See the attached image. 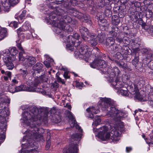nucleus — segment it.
I'll use <instances>...</instances> for the list:
<instances>
[{
	"instance_id": "5",
	"label": "nucleus",
	"mask_w": 153,
	"mask_h": 153,
	"mask_svg": "<svg viewBox=\"0 0 153 153\" xmlns=\"http://www.w3.org/2000/svg\"><path fill=\"white\" fill-rule=\"evenodd\" d=\"M107 73L109 74V77L112 81V85L115 86V88H120L123 87V84L121 82L119 81V79L115 76L116 74L114 69L109 68L108 69Z\"/></svg>"
},
{
	"instance_id": "53",
	"label": "nucleus",
	"mask_w": 153,
	"mask_h": 153,
	"mask_svg": "<svg viewBox=\"0 0 153 153\" xmlns=\"http://www.w3.org/2000/svg\"><path fill=\"white\" fill-rule=\"evenodd\" d=\"M26 13V11L25 10H23L22 13L19 16V18L20 20H22L23 18L25 17Z\"/></svg>"
},
{
	"instance_id": "40",
	"label": "nucleus",
	"mask_w": 153,
	"mask_h": 153,
	"mask_svg": "<svg viewBox=\"0 0 153 153\" xmlns=\"http://www.w3.org/2000/svg\"><path fill=\"white\" fill-rule=\"evenodd\" d=\"M97 36L98 37V39H99V42L102 43L103 42L104 39L105 38V34L101 33L100 34H99L98 35V36Z\"/></svg>"
},
{
	"instance_id": "4",
	"label": "nucleus",
	"mask_w": 153,
	"mask_h": 153,
	"mask_svg": "<svg viewBox=\"0 0 153 153\" xmlns=\"http://www.w3.org/2000/svg\"><path fill=\"white\" fill-rule=\"evenodd\" d=\"M108 57L110 60L116 63L120 67L123 68H127L126 63L122 61L123 58L120 52H117L114 55L108 56Z\"/></svg>"
},
{
	"instance_id": "29",
	"label": "nucleus",
	"mask_w": 153,
	"mask_h": 153,
	"mask_svg": "<svg viewBox=\"0 0 153 153\" xmlns=\"http://www.w3.org/2000/svg\"><path fill=\"white\" fill-rule=\"evenodd\" d=\"M143 52L144 54L146 56V58L149 59L153 57V51L146 48L143 49Z\"/></svg>"
},
{
	"instance_id": "48",
	"label": "nucleus",
	"mask_w": 153,
	"mask_h": 153,
	"mask_svg": "<svg viewBox=\"0 0 153 153\" xmlns=\"http://www.w3.org/2000/svg\"><path fill=\"white\" fill-rule=\"evenodd\" d=\"M130 42V40L129 39L126 37H125L123 38V43L126 45H128Z\"/></svg>"
},
{
	"instance_id": "30",
	"label": "nucleus",
	"mask_w": 153,
	"mask_h": 153,
	"mask_svg": "<svg viewBox=\"0 0 153 153\" xmlns=\"http://www.w3.org/2000/svg\"><path fill=\"white\" fill-rule=\"evenodd\" d=\"M81 137V134L78 133L73 134L71 135V140L72 142L74 140L80 141Z\"/></svg>"
},
{
	"instance_id": "43",
	"label": "nucleus",
	"mask_w": 153,
	"mask_h": 153,
	"mask_svg": "<svg viewBox=\"0 0 153 153\" xmlns=\"http://www.w3.org/2000/svg\"><path fill=\"white\" fill-rule=\"evenodd\" d=\"M152 10H148L146 12L145 16L146 18L149 19L152 17Z\"/></svg>"
},
{
	"instance_id": "50",
	"label": "nucleus",
	"mask_w": 153,
	"mask_h": 153,
	"mask_svg": "<svg viewBox=\"0 0 153 153\" xmlns=\"http://www.w3.org/2000/svg\"><path fill=\"white\" fill-rule=\"evenodd\" d=\"M101 120L100 117L97 116L95 118V120L94 122L95 124L97 126L99 125L101 123Z\"/></svg>"
},
{
	"instance_id": "6",
	"label": "nucleus",
	"mask_w": 153,
	"mask_h": 153,
	"mask_svg": "<svg viewBox=\"0 0 153 153\" xmlns=\"http://www.w3.org/2000/svg\"><path fill=\"white\" fill-rule=\"evenodd\" d=\"M2 5L4 7V10L5 12L9 11L10 6L18 4L19 0H1Z\"/></svg>"
},
{
	"instance_id": "3",
	"label": "nucleus",
	"mask_w": 153,
	"mask_h": 153,
	"mask_svg": "<svg viewBox=\"0 0 153 153\" xmlns=\"http://www.w3.org/2000/svg\"><path fill=\"white\" fill-rule=\"evenodd\" d=\"M100 105L103 110L106 111V115L108 117H111L113 120L112 122L118 126L121 123L120 120L123 113L115 107L114 101L110 99H104Z\"/></svg>"
},
{
	"instance_id": "37",
	"label": "nucleus",
	"mask_w": 153,
	"mask_h": 153,
	"mask_svg": "<svg viewBox=\"0 0 153 153\" xmlns=\"http://www.w3.org/2000/svg\"><path fill=\"white\" fill-rule=\"evenodd\" d=\"M92 52L93 55L96 57H99L100 56L99 49L97 47L92 50Z\"/></svg>"
},
{
	"instance_id": "36",
	"label": "nucleus",
	"mask_w": 153,
	"mask_h": 153,
	"mask_svg": "<svg viewBox=\"0 0 153 153\" xmlns=\"http://www.w3.org/2000/svg\"><path fill=\"white\" fill-rule=\"evenodd\" d=\"M29 27H26V25L25 24L23 25L22 27H20L17 30V33L18 35H19L21 34L22 33H23L25 30H27L28 29Z\"/></svg>"
},
{
	"instance_id": "23",
	"label": "nucleus",
	"mask_w": 153,
	"mask_h": 153,
	"mask_svg": "<svg viewBox=\"0 0 153 153\" xmlns=\"http://www.w3.org/2000/svg\"><path fill=\"white\" fill-rule=\"evenodd\" d=\"M77 144V143H72L70 144L68 149L69 153H77L78 151Z\"/></svg>"
},
{
	"instance_id": "16",
	"label": "nucleus",
	"mask_w": 153,
	"mask_h": 153,
	"mask_svg": "<svg viewBox=\"0 0 153 153\" xmlns=\"http://www.w3.org/2000/svg\"><path fill=\"white\" fill-rule=\"evenodd\" d=\"M10 103V100L7 98H0V110H2L7 108L8 104Z\"/></svg>"
},
{
	"instance_id": "60",
	"label": "nucleus",
	"mask_w": 153,
	"mask_h": 153,
	"mask_svg": "<svg viewBox=\"0 0 153 153\" xmlns=\"http://www.w3.org/2000/svg\"><path fill=\"white\" fill-rule=\"evenodd\" d=\"M51 141H48L46 142V144L45 146V149L48 150L49 149L50 146H51Z\"/></svg>"
},
{
	"instance_id": "51",
	"label": "nucleus",
	"mask_w": 153,
	"mask_h": 153,
	"mask_svg": "<svg viewBox=\"0 0 153 153\" xmlns=\"http://www.w3.org/2000/svg\"><path fill=\"white\" fill-rule=\"evenodd\" d=\"M18 22L15 21L11 22L9 25L10 27H13L14 28H16L17 27Z\"/></svg>"
},
{
	"instance_id": "20",
	"label": "nucleus",
	"mask_w": 153,
	"mask_h": 153,
	"mask_svg": "<svg viewBox=\"0 0 153 153\" xmlns=\"http://www.w3.org/2000/svg\"><path fill=\"white\" fill-rule=\"evenodd\" d=\"M99 69L101 70L103 74H105L106 72V69L107 66L106 62L104 60L99 59ZM108 69V68L107 70V72Z\"/></svg>"
},
{
	"instance_id": "32",
	"label": "nucleus",
	"mask_w": 153,
	"mask_h": 153,
	"mask_svg": "<svg viewBox=\"0 0 153 153\" xmlns=\"http://www.w3.org/2000/svg\"><path fill=\"white\" fill-rule=\"evenodd\" d=\"M99 24L101 26L103 27L104 29L106 30L108 29L109 24L107 22V21L105 20H100L98 22Z\"/></svg>"
},
{
	"instance_id": "38",
	"label": "nucleus",
	"mask_w": 153,
	"mask_h": 153,
	"mask_svg": "<svg viewBox=\"0 0 153 153\" xmlns=\"http://www.w3.org/2000/svg\"><path fill=\"white\" fill-rule=\"evenodd\" d=\"M9 51L11 56H14L16 55L18 53V51L16 47H13L11 49H9Z\"/></svg>"
},
{
	"instance_id": "33",
	"label": "nucleus",
	"mask_w": 153,
	"mask_h": 153,
	"mask_svg": "<svg viewBox=\"0 0 153 153\" xmlns=\"http://www.w3.org/2000/svg\"><path fill=\"white\" fill-rule=\"evenodd\" d=\"M60 28H62L63 30L66 31L68 32H71L73 31V29L68 24H64V25H62V27H61L60 25H59Z\"/></svg>"
},
{
	"instance_id": "19",
	"label": "nucleus",
	"mask_w": 153,
	"mask_h": 153,
	"mask_svg": "<svg viewBox=\"0 0 153 153\" xmlns=\"http://www.w3.org/2000/svg\"><path fill=\"white\" fill-rule=\"evenodd\" d=\"M16 90H11L13 92H17L21 91H33L32 87H28L26 85H21L18 86H16Z\"/></svg>"
},
{
	"instance_id": "61",
	"label": "nucleus",
	"mask_w": 153,
	"mask_h": 153,
	"mask_svg": "<svg viewBox=\"0 0 153 153\" xmlns=\"http://www.w3.org/2000/svg\"><path fill=\"white\" fill-rule=\"evenodd\" d=\"M133 53H134L137 55V53L140 51V49L139 48H133L132 49Z\"/></svg>"
},
{
	"instance_id": "24",
	"label": "nucleus",
	"mask_w": 153,
	"mask_h": 153,
	"mask_svg": "<svg viewBox=\"0 0 153 153\" xmlns=\"http://www.w3.org/2000/svg\"><path fill=\"white\" fill-rule=\"evenodd\" d=\"M43 66L42 64L39 62H38L33 66V69L35 71H36L37 73L39 74L41 72H43Z\"/></svg>"
},
{
	"instance_id": "13",
	"label": "nucleus",
	"mask_w": 153,
	"mask_h": 153,
	"mask_svg": "<svg viewBox=\"0 0 153 153\" xmlns=\"http://www.w3.org/2000/svg\"><path fill=\"white\" fill-rule=\"evenodd\" d=\"M67 115L69 118L72 120L71 121L72 124H71V127L75 126L76 128L78 129L80 132L82 133V130L81 129L80 127L77 124L76 121L74 120L73 121L74 117L71 112L69 111H67Z\"/></svg>"
},
{
	"instance_id": "27",
	"label": "nucleus",
	"mask_w": 153,
	"mask_h": 153,
	"mask_svg": "<svg viewBox=\"0 0 153 153\" xmlns=\"http://www.w3.org/2000/svg\"><path fill=\"white\" fill-rule=\"evenodd\" d=\"M143 52L144 54L146 56V58L149 59L153 57V51L146 48L143 49Z\"/></svg>"
},
{
	"instance_id": "1",
	"label": "nucleus",
	"mask_w": 153,
	"mask_h": 153,
	"mask_svg": "<svg viewBox=\"0 0 153 153\" xmlns=\"http://www.w3.org/2000/svg\"><path fill=\"white\" fill-rule=\"evenodd\" d=\"M65 1L63 0H60L56 1L54 3L57 4H65ZM64 5H66L65 6L66 10H64L63 9L57 7L49 16V19L51 20L53 19H56V20L58 21L59 23H62V25H64L65 24L71 23L73 24V22H73L72 20L69 16L65 15L63 17L62 15L64 14L65 13H66L68 10H70V12L73 13L74 16H77L78 15V12L76 9L69 7L67 4H66Z\"/></svg>"
},
{
	"instance_id": "12",
	"label": "nucleus",
	"mask_w": 153,
	"mask_h": 153,
	"mask_svg": "<svg viewBox=\"0 0 153 153\" xmlns=\"http://www.w3.org/2000/svg\"><path fill=\"white\" fill-rule=\"evenodd\" d=\"M39 83V80H36L34 82L32 86H28V87H32L33 91H29L30 92H34L40 93L43 95L46 94V92L44 90L37 87Z\"/></svg>"
},
{
	"instance_id": "49",
	"label": "nucleus",
	"mask_w": 153,
	"mask_h": 153,
	"mask_svg": "<svg viewBox=\"0 0 153 153\" xmlns=\"http://www.w3.org/2000/svg\"><path fill=\"white\" fill-rule=\"evenodd\" d=\"M25 53V52L24 53H23L22 51H21L19 53V59L20 61H23L25 60V57L23 56V54Z\"/></svg>"
},
{
	"instance_id": "9",
	"label": "nucleus",
	"mask_w": 153,
	"mask_h": 153,
	"mask_svg": "<svg viewBox=\"0 0 153 153\" xmlns=\"http://www.w3.org/2000/svg\"><path fill=\"white\" fill-rule=\"evenodd\" d=\"M102 131L99 134V137L103 140H106L109 139L111 136V133H107L108 128L107 126H104L100 128Z\"/></svg>"
},
{
	"instance_id": "7",
	"label": "nucleus",
	"mask_w": 153,
	"mask_h": 153,
	"mask_svg": "<svg viewBox=\"0 0 153 153\" xmlns=\"http://www.w3.org/2000/svg\"><path fill=\"white\" fill-rule=\"evenodd\" d=\"M42 131L44 132V130L42 128H39L36 127H33L29 131V133L31 134V136H33L36 137V139L39 138V140L41 141H44L45 139L43 136L41 134H38L40 133L39 131Z\"/></svg>"
},
{
	"instance_id": "63",
	"label": "nucleus",
	"mask_w": 153,
	"mask_h": 153,
	"mask_svg": "<svg viewBox=\"0 0 153 153\" xmlns=\"http://www.w3.org/2000/svg\"><path fill=\"white\" fill-rule=\"evenodd\" d=\"M68 1L71 3V4L73 6H75L77 4V1L75 0H69Z\"/></svg>"
},
{
	"instance_id": "17",
	"label": "nucleus",
	"mask_w": 153,
	"mask_h": 153,
	"mask_svg": "<svg viewBox=\"0 0 153 153\" xmlns=\"http://www.w3.org/2000/svg\"><path fill=\"white\" fill-rule=\"evenodd\" d=\"M89 43L92 46H96L98 42V37L96 34L92 33L89 36Z\"/></svg>"
},
{
	"instance_id": "52",
	"label": "nucleus",
	"mask_w": 153,
	"mask_h": 153,
	"mask_svg": "<svg viewBox=\"0 0 153 153\" xmlns=\"http://www.w3.org/2000/svg\"><path fill=\"white\" fill-rule=\"evenodd\" d=\"M97 5L99 7H102L105 5L104 0H98Z\"/></svg>"
},
{
	"instance_id": "39",
	"label": "nucleus",
	"mask_w": 153,
	"mask_h": 153,
	"mask_svg": "<svg viewBox=\"0 0 153 153\" xmlns=\"http://www.w3.org/2000/svg\"><path fill=\"white\" fill-rule=\"evenodd\" d=\"M112 20L114 22L115 25L118 24L120 22V20L118 17L116 15H114L112 17Z\"/></svg>"
},
{
	"instance_id": "21",
	"label": "nucleus",
	"mask_w": 153,
	"mask_h": 153,
	"mask_svg": "<svg viewBox=\"0 0 153 153\" xmlns=\"http://www.w3.org/2000/svg\"><path fill=\"white\" fill-rule=\"evenodd\" d=\"M5 125H3L2 123H0V140H3L5 138V132L6 130Z\"/></svg>"
},
{
	"instance_id": "14",
	"label": "nucleus",
	"mask_w": 153,
	"mask_h": 153,
	"mask_svg": "<svg viewBox=\"0 0 153 153\" xmlns=\"http://www.w3.org/2000/svg\"><path fill=\"white\" fill-rule=\"evenodd\" d=\"M22 146L23 145V146H22V148L21 149V153H38V152L37 150H34L33 149H25L24 150L23 148H24L25 146V148H27L29 149L30 148L31 146H32V145L30 143L27 144V143H22Z\"/></svg>"
},
{
	"instance_id": "11",
	"label": "nucleus",
	"mask_w": 153,
	"mask_h": 153,
	"mask_svg": "<svg viewBox=\"0 0 153 153\" xmlns=\"http://www.w3.org/2000/svg\"><path fill=\"white\" fill-rule=\"evenodd\" d=\"M10 112L7 108L2 110L0 113V123L3 124V125H5L7 128L6 117L9 115Z\"/></svg>"
},
{
	"instance_id": "56",
	"label": "nucleus",
	"mask_w": 153,
	"mask_h": 153,
	"mask_svg": "<svg viewBox=\"0 0 153 153\" xmlns=\"http://www.w3.org/2000/svg\"><path fill=\"white\" fill-rule=\"evenodd\" d=\"M21 42H18H18L17 44V46L18 48L20 50L22 51L23 53H24V49H23V48L22 47L21 44Z\"/></svg>"
},
{
	"instance_id": "64",
	"label": "nucleus",
	"mask_w": 153,
	"mask_h": 153,
	"mask_svg": "<svg viewBox=\"0 0 153 153\" xmlns=\"http://www.w3.org/2000/svg\"><path fill=\"white\" fill-rule=\"evenodd\" d=\"M144 84V82L143 80L139 81L137 83V85H140V87H143Z\"/></svg>"
},
{
	"instance_id": "10",
	"label": "nucleus",
	"mask_w": 153,
	"mask_h": 153,
	"mask_svg": "<svg viewBox=\"0 0 153 153\" xmlns=\"http://www.w3.org/2000/svg\"><path fill=\"white\" fill-rule=\"evenodd\" d=\"M79 31L83 40L85 41L89 40V36L91 33L89 32L88 29L84 27L81 26L79 27Z\"/></svg>"
},
{
	"instance_id": "47",
	"label": "nucleus",
	"mask_w": 153,
	"mask_h": 153,
	"mask_svg": "<svg viewBox=\"0 0 153 153\" xmlns=\"http://www.w3.org/2000/svg\"><path fill=\"white\" fill-rule=\"evenodd\" d=\"M120 93L121 95L125 97H127L129 95L128 91L126 90H123V89H120Z\"/></svg>"
},
{
	"instance_id": "55",
	"label": "nucleus",
	"mask_w": 153,
	"mask_h": 153,
	"mask_svg": "<svg viewBox=\"0 0 153 153\" xmlns=\"http://www.w3.org/2000/svg\"><path fill=\"white\" fill-rule=\"evenodd\" d=\"M131 3L132 4H134V6L136 7H139L140 5V2L136 1H133L131 2Z\"/></svg>"
},
{
	"instance_id": "57",
	"label": "nucleus",
	"mask_w": 153,
	"mask_h": 153,
	"mask_svg": "<svg viewBox=\"0 0 153 153\" xmlns=\"http://www.w3.org/2000/svg\"><path fill=\"white\" fill-rule=\"evenodd\" d=\"M130 93L132 95H135V96L137 94H138V93H139V91L136 92V91L135 90V89L132 88H131V91Z\"/></svg>"
},
{
	"instance_id": "26",
	"label": "nucleus",
	"mask_w": 153,
	"mask_h": 153,
	"mask_svg": "<svg viewBox=\"0 0 153 153\" xmlns=\"http://www.w3.org/2000/svg\"><path fill=\"white\" fill-rule=\"evenodd\" d=\"M26 64L28 66H31L33 65L36 61V59L33 56H30L25 59Z\"/></svg>"
},
{
	"instance_id": "42",
	"label": "nucleus",
	"mask_w": 153,
	"mask_h": 153,
	"mask_svg": "<svg viewBox=\"0 0 153 153\" xmlns=\"http://www.w3.org/2000/svg\"><path fill=\"white\" fill-rule=\"evenodd\" d=\"M72 47L73 46L75 47H78L80 44V42L79 40H76L75 42H73V43H69Z\"/></svg>"
},
{
	"instance_id": "25",
	"label": "nucleus",
	"mask_w": 153,
	"mask_h": 153,
	"mask_svg": "<svg viewBox=\"0 0 153 153\" xmlns=\"http://www.w3.org/2000/svg\"><path fill=\"white\" fill-rule=\"evenodd\" d=\"M80 37L78 33H75L73 35H70L68 37L67 41L69 43H73L76 40H78Z\"/></svg>"
},
{
	"instance_id": "59",
	"label": "nucleus",
	"mask_w": 153,
	"mask_h": 153,
	"mask_svg": "<svg viewBox=\"0 0 153 153\" xmlns=\"http://www.w3.org/2000/svg\"><path fill=\"white\" fill-rule=\"evenodd\" d=\"M139 15V13L137 12H136L134 13V15H132L131 17L133 18H134L136 21L138 19V15Z\"/></svg>"
},
{
	"instance_id": "15",
	"label": "nucleus",
	"mask_w": 153,
	"mask_h": 153,
	"mask_svg": "<svg viewBox=\"0 0 153 153\" xmlns=\"http://www.w3.org/2000/svg\"><path fill=\"white\" fill-rule=\"evenodd\" d=\"M3 59L6 66L9 70H12L14 67L13 63L12 62V59L10 56H5L3 57Z\"/></svg>"
},
{
	"instance_id": "8",
	"label": "nucleus",
	"mask_w": 153,
	"mask_h": 153,
	"mask_svg": "<svg viewBox=\"0 0 153 153\" xmlns=\"http://www.w3.org/2000/svg\"><path fill=\"white\" fill-rule=\"evenodd\" d=\"M88 47L87 45H82L79 49V52L76 51L75 54L77 55L79 58L82 59L87 58L88 56Z\"/></svg>"
},
{
	"instance_id": "45",
	"label": "nucleus",
	"mask_w": 153,
	"mask_h": 153,
	"mask_svg": "<svg viewBox=\"0 0 153 153\" xmlns=\"http://www.w3.org/2000/svg\"><path fill=\"white\" fill-rule=\"evenodd\" d=\"M117 35V32L115 30H112L110 31L109 32L108 34V35L110 36L109 37H111L113 38L116 37Z\"/></svg>"
},
{
	"instance_id": "46",
	"label": "nucleus",
	"mask_w": 153,
	"mask_h": 153,
	"mask_svg": "<svg viewBox=\"0 0 153 153\" xmlns=\"http://www.w3.org/2000/svg\"><path fill=\"white\" fill-rule=\"evenodd\" d=\"M25 36L24 35V33H22L21 34H20V35H18V42H23L24 39H25Z\"/></svg>"
},
{
	"instance_id": "44",
	"label": "nucleus",
	"mask_w": 153,
	"mask_h": 153,
	"mask_svg": "<svg viewBox=\"0 0 153 153\" xmlns=\"http://www.w3.org/2000/svg\"><path fill=\"white\" fill-rule=\"evenodd\" d=\"M135 97L136 98L140 101H144L145 100V97L140 94L139 92Z\"/></svg>"
},
{
	"instance_id": "34",
	"label": "nucleus",
	"mask_w": 153,
	"mask_h": 153,
	"mask_svg": "<svg viewBox=\"0 0 153 153\" xmlns=\"http://www.w3.org/2000/svg\"><path fill=\"white\" fill-rule=\"evenodd\" d=\"M19 72L23 77H25L26 75L28 74V71L25 67H23L20 68Z\"/></svg>"
},
{
	"instance_id": "18",
	"label": "nucleus",
	"mask_w": 153,
	"mask_h": 153,
	"mask_svg": "<svg viewBox=\"0 0 153 153\" xmlns=\"http://www.w3.org/2000/svg\"><path fill=\"white\" fill-rule=\"evenodd\" d=\"M51 20L53 21L52 23L55 26L53 29L54 32L57 34L60 33L62 29V28L59 27V25H60L61 27H62V23H59L56 19H53Z\"/></svg>"
},
{
	"instance_id": "58",
	"label": "nucleus",
	"mask_w": 153,
	"mask_h": 153,
	"mask_svg": "<svg viewBox=\"0 0 153 153\" xmlns=\"http://www.w3.org/2000/svg\"><path fill=\"white\" fill-rule=\"evenodd\" d=\"M100 111L98 109H96L94 107H92L91 109V112L95 114H97Z\"/></svg>"
},
{
	"instance_id": "54",
	"label": "nucleus",
	"mask_w": 153,
	"mask_h": 153,
	"mask_svg": "<svg viewBox=\"0 0 153 153\" xmlns=\"http://www.w3.org/2000/svg\"><path fill=\"white\" fill-rule=\"evenodd\" d=\"M147 65L149 68L152 70H153V59L151 60L149 62Z\"/></svg>"
},
{
	"instance_id": "62",
	"label": "nucleus",
	"mask_w": 153,
	"mask_h": 153,
	"mask_svg": "<svg viewBox=\"0 0 153 153\" xmlns=\"http://www.w3.org/2000/svg\"><path fill=\"white\" fill-rule=\"evenodd\" d=\"M44 64L48 68H49L51 67L50 63L48 61H45L44 62Z\"/></svg>"
},
{
	"instance_id": "28",
	"label": "nucleus",
	"mask_w": 153,
	"mask_h": 153,
	"mask_svg": "<svg viewBox=\"0 0 153 153\" xmlns=\"http://www.w3.org/2000/svg\"><path fill=\"white\" fill-rule=\"evenodd\" d=\"M143 52L144 54L146 56V58L149 59L153 57V51L146 48L143 49Z\"/></svg>"
},
{
	"instance_id": "35",
	"label": "nucleus",
	"mask_w": 153,
	"mask_h": 153,
	"mask_svg": "<svg viewBox=\"0 0 153 153\" xmlns=\"http://www.w3.org/2000/svg\"><path fill=\"white\" fill-rule=\"evenodd\" d=\"M99 59H95L92 62L90 63V66L93 68H99Z\"/></svg>"
},
{
	"instance_id": "31",
	"label": "nucleus",
	"mask_w": 153,
	"mask_h": 153,
	"mask_svg": "<svg viewBox=\"0 0 153 153\" xmlns=\"http://www.w3.org/2000/svg\"><path fill=\"white\" fill-rule=\"evenodd\" d=\"M114 39L111 37H108L106 39L105 44L107 46L111 47L114 45Z\"/></svg>"
},
{
	"instance_id": "41",
	"label": "nucleus",
	"mask_w": 153,
	"mask_h": 153,
	"mask_svg": "<svg viewBox=\"0 0 153 153\" xmlns=\"http://www.w3.org/2000/svg\"><path fill=\"white\" fill-rule=\"evenodd\" d=\"M42 72V74L40 76H39V79L41 82H46L47 81V79L45 77V72Z\"/></svg>"
},
{
	"instance_id": "2",
	"label": "nucleus",
	"mask_w": 153,
	"mask_h": 153,
	"mask_svg": "<svg viewBox=\"0 0 153 153\" xmlns=\"http://www.w3.org/2000/svg\"><path fill=\"white\" fill-rule=\"evenodd\" d=\"M49 109L44 107L38 108L36 106H31L25 111L23 115L25 119L31 122L39 120L40 122L47 123Z\"/></svg>"
},
{
	"instance_id": "22",
	"label": "nucleus",
	"mask_w": 153,
	"mask_h": 153,
	"mask_svg": "<svg viewBox=\"0 0 153 153\" xmlns=\"http://www.w3.org/2000/svg\"><path fill=\"white\" fill-rule=\"evenodd\" d=\"M111 139L114 141H117L119 140V136L120 135L119 133L116 130L111 131Z\"/></svg>"
}]
</instances>
